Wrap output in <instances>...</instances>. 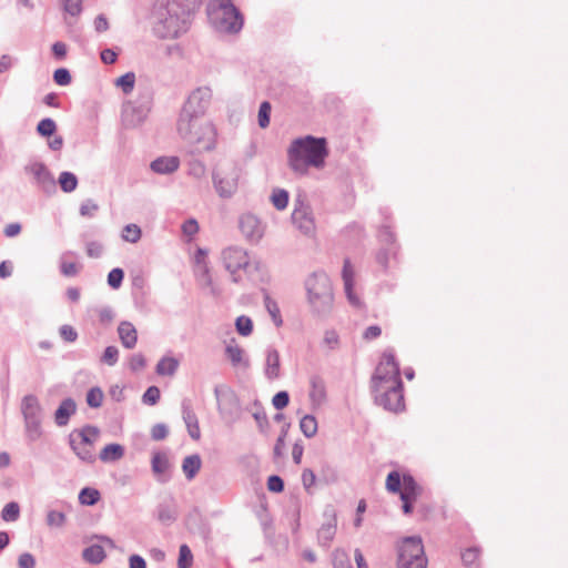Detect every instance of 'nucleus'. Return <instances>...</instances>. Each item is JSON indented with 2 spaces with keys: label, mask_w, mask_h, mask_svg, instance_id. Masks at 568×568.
Here are the masks:
<instances>
[{
  "label": "nucleus",
  "mask_w": 568,
  "mask_h": 568,
  "mask_svg": "<svg viewBox=\"0 0 568 568\" xmlns=\"http://www.w3.org/2000/svg\"><path fill=\"white\" fill-rule=\"evenodd\" d=\"M212 100V90L201 87L191 92L176 120L179 136L195 152H210L216 148L217 130L205 116Z\"/></svg>",
  "instance_id": "f257e3e1"
},
{
  "label": "nucleus",
  "mask_w": 568,
  "mask_h": 568,
  "mask_svg": "<svg viewBox=\"0 0 568 568\" xmlns=\"http://www.w3.org/2000/svg\"><path fill=\"white\" fill-rule=\"evenodd\" d=\"M328 156L325 138L306 135L292 141L287 159L290 168L298 174H306L308 168L323 169Z\"/></svg>",
  "instance_id": "f03ea898"
},
{
  "label": "nucleus",
  "mask_w": 568,
  "mask_h": 568,
  "mask_svg": "<svg viewBox=\"0 0 568 568\" xmlns=\"http://www.w3.org/2000/svg\"><path fill=\"white\" fill-rule=\"evenodd\" d=\"M195 0H168L156 9L154 30L160 38L173 39L189 29Z\"/></svg>",
  "instance_id": "7ed1b4c3"
},
{
  "label": "nucleus",
  "mask_w": 568,
  "mask_h": 568,
  "mask_svg": "<svg viewBox=\"0 0 568 568\" xmlns=\"http://www.w3.org/2000/svg\"><path fill=\"white\" fill-rule=\"evenodd\" d=\"M307 301L317 314H326L332 310L334 294L329 277L322 271L312 273L305 280Z\"/></svg>",
  "instance_id": "20e7f679"
},
{
  "label": "nucleus",
  "mask_w": 568,
  "mask_h": 568,
  "mask_svg": "<svg viewBox=\"0 0 568 568\" xmlns=\"http://www.w3.org/2000/svg\"><path fill=\"white\" fill-rule=\"evenodd\" d=\"M211 24L220 32L236 33L243 27V17L231 0H213L207 6Z\"/></svg>",
  "instance_id": "39448f33"
},
{
  "label": "nucleus",
  "mask_w": 568,
  "mask_h": 568,
  "mask_svg": "<svg viewBox=\"0 0 568 568\" xmlns=\"http://www.w3.org/2000/svg\"><path fill=\"white\" fill-rule=\"evenodd\" d=\"M99 435L100 430L94 426H85L70 434L71 448L82 462L92 464L95 460L94 444Z\"/></svg>",
  "instance_id": "423d86ee"
},
{
  "label": "nucleus",
  "mask_w": 568,
  "mask_h": 568,
  "mask_svg": "<svg viewBox=\"0 0 568 568\" xmlns=\"http://www.w3.org/2000/svg\"><path fill=\"white\" fill-rule=\"evenodd\" d=\"M397 568H427L420 537H407L398 546Z\"/></svg>",
  "instance_id": "0eeeda50"
},
{
  "label": "nucleus",
  "mask_w": 568,
  "mask_h": 568,
  "mask_svg": "<svg viewBox=\"0 0 568 568\" xmlns=\"http://www.w3.org/2000/svg\"><path fill=\"white\" fill-rule=\"evenodd\" d=\"M382 384L387 385V387L402 386L399 366L395 361L394 354L388 351L383 354L372 378L373 388H377Z\"/></svg>",
  "instance_id": "6e6552de"
},
{
  "label": "nucleus",
  "mask_w": 568,
  "mask_h": 568,
  "mask_svg": "<svg viewBox=\"0 0 568 568\" xmlns=\"http://www.w3.org/2000/svg\"><path fill=\"white\" fill-rule=\"evenodd\" d=\"M26 432L30 439L36 440L41 436L42 408L34 395H26L21 400Z\"/></svg>",
  "instance_id": "1a4fd4ad"
},
{
  "label": "nucleus",
  "mask_w": 568,
  "mask_h": 568,
  "mask_svg": "<svg viewBox=\"0 0 568 568\" xmlns=\"http://www.w3.org/2000/svg\"><path fill=\"white\" fill-rule=\"evenodd\" d=\"M222 260L225 268L231 273L233 282L241 280L240 271H246L251 265L247 252L239 246H231L222 252Z\"/></svg>",
  "instance_id": "9d476101"
},
{
  "label": "nucleus",
  "mask_w": 568,
  "mask_h": 568,
  "mask_svg": "<svg viewBox=\"0 0 568 568\" xmlns=\"http://www.w3.org/2000/svg\"><path fill=\"white\" fill-rule=\"evenodd\" d=\"M240 170L235 165H229L213 173V184L221 197H231L239 187Z\"/></svg>",
  "instance_id": "9b49d317"
},
{
  "label": "nucleus",
  "mask_w": 568,
  "mask_h": 568,
  "mask_svg": "<svg viewBox=\"0 0 568 568\" xmlns=\"http://www.w3.org/2000/svg\"><path fill=\"white\" fill-rule=\"evenodd\" d=\"M292 223L304 235L313 236L316 231L312 209L303 200L297 199L292 212Z\"/></svg>",
  "instance_id": "f8f14e48"
},
{
  "label": "nucleus",
  "mask_w": 568,
  "mask_h": 568,
  "mask_svg": "<svg viewBox=\"0 0 568 568\" xmlns=\"http://www.w3.org/2000/svg\"><path fill=\"white\" fill-rule=\"evenodd\" d=\"M375 400L378 405L390 412H399L404 408L403 385L396 387H387L381 385L373 388Z\"/></svg>",
  "instance_id": "ddd939ff"
},
{
  "label": "nucleus",
  "mask_w": 568,
  "mask_h": 568,
  "mask_svg": "<svg viewBox=\"0 0 568 568\" xmlns=\"http://www.w3.org/2000/svg\"><path fill=\"white\" fill-rule=\"evenodd\" d=\"M150 111L148 102L128 101L122 108V123L125 128H135L144 122Z\"/></svg>",
  "instance_id": "4468645a"
},
{
  "label": "nucleus",
  "mask_w": 568,
  "mask_h": 568,
  "mask_svg": "<svg viewBox=\"0 0 568 568\" xmlns=\"http://www.w3.org/2000/svg\"><path fill=\"white\" fill-rule=\"evenodd\" d=\"M239 227L246 241L258 243L264 236L265 225L252 213H244L239 219Z\"/></svg>",
  "instance_id": "2eb2a0df"
},
{
  "label": "nucleus",
  "mask_w": 568,
  "mask_h": 568,
  "mask_svg": "<svg viewBox=\"0 0 568 568\" xmlns=\"http://www.w3.org/2000/svg\"><path fill=\"white\" fill-rule=\"evenodd\" d=\"M27 173L33 176L37 184L44 191H51L55 186V181L48 168L41 162H33L26 166Z\"/></svg>",
  "instance_id": "dca6fc26"
},
{
  "label": "nucleus",
  "mask_w": 568,
  "mask_h": 568,
  "mask_svg": "<svg viewBox=\"0 0 568 568\" xmlns=\"http://www.w3.org/2000/svg\"><path fill=\"white\" fill-rule=\"evenodd\" d=\"M308 398L313 410L321 408L326 403V385L322 377L314 375L310 378Z\"/></svg>",
  "instance_id": "f3484780"
},
{
  "label": "nucleus",
  "mask_w": 568,
  "mask_h": 568,
  "mask_svg": "<svg viewBox=\"0 0 568 568\" xmlns=\"http://www.w3.org/2000/svg\"><path fill=\"white\" fill-rule=\"evenodd\" d=\"M151 468L159 483H166L171 478V464L166 454L156 452L151 459Z\"/></svg>",
  "instance_id": "a211bd4d"
},
{
  "label": "nucleus",
  "mask_w": 568,
  "mask_h": 568,
  "mask_svg": "<svg viewBox=\"0 0 568 568\" xmlns=\"http://www.w3.org/2000/svg\"><path fill=\"white\" fill-rule=\"evenodd\" d=\"M324 521L318 529V540L322 545L327 546L336 534V513L333 508L324 511Z\"/></svg>",
  "instance_id": "6ab92c4d"
},
{
  "label": "nucleus",
  "mask_w": 568,
  "mask_h": 568,
  "mask_svg": "<svg viewBox=\"0 0 568 568\" xmlns=\"http://www.w3.org/2000/svg\"><path fill=\"white\" fill-rule=\"evenodd\" d=\"M342 277L344 282V290L348 302L356 307L361 306V300L354 292L355 271L348 258L344 261Z\"/></svg>",
  "instance_id": "aec40b11"
},
{
  "label": "nucleus",
  "mask_w": 568,
  "mask_h": 568,
  "mask_svg": "<svg viewBox=\"0 0 568 568\" xmlns=\"http://www.w3.org/2000/svg\"><path fill=\"white\" fill-rule=\"evenodd\" d=\"M264 375L268 381L281 377V357L274 347H268L265 351Z\"/></svg>",
  "instance_id": "412c9836"
},
{
  "label": "nucleus",
  "mask_w": 568,
  "mask_h": 568,
  "mask_svg": "<svg viewBox=\"0 0 568 568\" xmlns=\"http://www.w3.org/2000/svg\"><path fill=\"white\" fill-rule=\"evenodd\" d=\"M225 354L234 367L247 368L250 366V362L245 356L244 349L240 347L235 339H231L226 344Z\"/></svg>",
  "instance_id": "4be33fe9"
},
{
  "label": "nucleus",
  "mask_w": 568,
  "mask_h": 568,
  "mask_svg": "<svg viewBox=\"0 0 568 568\" xmlns=\"http://www.w3.org/2000/svg\"><path fill=\"white\" fill-rule=\"evenodd\" d=\"M180 166L178 156H161L151 162L150 168L158 174H171Z\"/></svg>",
  "instance_id": "5701e85b"
},
{
  "label": "nucleus",
  "mask_w": 568,
  "mask_h": 568,
  "mask_svg": "<svg viewBox=\"0 0 568 568\" xmlns=\"http://www.w3.org/2000/svg\"><path fill=\"white\" fill-rule=\"evenodd\" d=\"M77 405L72 398H65L61 402L54 413V422L58 426H65L70 417L75 413Z\"/></svg>",
  "instance_id": "b1692460"
},
{
  "label": "nucleus",
  "mask_w": 568,
  "mask_h": 568,
  "mask_svg": "<svg viewBox=\"0 0 568 568\" xmlns=\"http://www.w3.org/2000/svg\"><path fill=\"white\" fill-rule=\"evenodd\" d=\"M118 333L122 345L131 349L136 345L138 333L134 325L130 322H121L118 327Z\"/></svg>",
  "instance_id": "393cba45"
},
{
  "label": "nucleus",
  "mask_w": 568,
  "mask_h": 568,
  "mask_svg": "<svg viewBox=\"0 0 568 568\" xmlns=\"http://www.w3.org/2000/svg\"><path fill=\"white\" fill-rule=\"evenodd\" d=\"M195 275H196V278L202 287L209 288L210 293L213 296L220 295L221 290L213 283V280L210 275L209 266L206 263L196 265Z\"/></svg>",
  "instance_id": "a878e982"
},
{
  "label": "nucleus",
  "mask_w": 568,
  "mask_h": 568,
  "mask_svg": "<svg viewBox=\"0 0 568 568\" xmlns=\"http://www.w3.org/2000/svg\"><path fill=\"white\" fill-rule=\"evenodd\" d=\"M183 420L191 438L197 440L201 437L199 420L190 406L183 405Z\"/></svg>",
  "instance_id": "bb28decb"
},
{
  "label": "nucleus",
  "mask_w": 568,
  "mask_h": 568,
  "mask_svg": "<svg viewBox=\"0 0 568 568\" xmlns=\"http://www.w3.org/2000/svg\"><path fill=\"white\" fill-rule=\"evenodd\" d=\"M399 493L400 499L416 500L417 497L422 494V488L410 475H404L403 486Z\"/></svg>",
  "instance_id": "cd10ccee"
},
{
  "label": "nucleus",
  "mask_w": 568,
  "mask_h": 568,
  "mask_svg": "<svg viewBox=\"0 0 568 568\" xmlns=\"http://www.w3.org/2000/svg\"><path fill=\"white\" fill-rule=\"evenodd\" d=\"M123 456L124 448L120 444H109L100 453V459L103 463L116 462Z\"/></svg>",
  "instance_id": "c85d7f7f"
},
{
  "label": "nucleus",
  "mask_w": 568,
  "mask_h": 568,
  "mask_svg": "<svg viewBox=\"0 0 568 568\" xmlns=\"http://www.w3.org/2000/svg\"><path fill=\"white\" fill-rule=\"evenodd\" d=\"M202 465L201 457L197 454L186 456L182 463V469L187 479H193Z\"/></svg>",
  "instance_id": "c756f323"
},
{
  "label": "nucleus",
  "mask_w": 568,
  "mask_h": 568,
  "mask_svg": "<svg viewBox=\"0 0 568 568\" xmlns=\"http://www.w3.org/2000/svg\"><path fill=\"white\" fill-rule=\"evenodd\" d=\"M179 367V361L171 356L162 357L156 364V374L160 376H172Z\"/></svg>",
  "instance_id": "7c9ffc66"
},
{
  "label": "nucleus",
  "mask_w": 568,
  "mask_h": 568,
  "mask_svg": "<svg viewBox=\"0 0 568 568\" xmlns=\"http://www.w3.org/2000/svg\"><path fill=\"white\" fill-rule=\"evenodd\" d=\"M82 556L85 561L97 565L104 559L105 552L102 546L92 545L83 550Z\"/></svg>",
  "instance_id": "2f4dec72"
},
{
  "label": "nucleus",
  "mask_w": 568,
  "mask_h": 568,
  "mask_svg": "<svg viewBox=\"0 0 568 568\" xmlns=\"http://www.w3.org/2000/svg\"><path fill=\"white\" fill-rule=\"evenodd\" d=\"M301 432L305 437L312 438L317 434V420L313 415H305L300 420Z\"/></svg>",
  "instance_id": "473e14b6"
},
{
  "label": "nucleus",
  "mask_w": 568,
  "mask_h": 568,
  "mask_svg": "<svg viewBox=\"0 0 568 568\" xmlns=\"http://www.w3.org/2000/svg\"><path fill=\"white\" fill-rule=\"evenodd\" d=\"M60 187L63 192H73L78 186V178L71 172H62L58 180Z\"/></svg>",
  "instance_id": "72a5a7b5"
},
{
  "label": "nucleus",
  "mask_w": 568,
  "mask_h": 568,
  "mask_svg": "<svg viewBox=\"0 0 568 568\" xmlns=\"http://www.w3.org/2000/svg\"><path fill=\"white\" fill-rule=\"evenodd\" d=\"M100 499V493L95 488L85 487L79 494V501L82 505L92 506Z\"/></svg>",
  "instance_id": "f704fd0d"
},
{
  "label": "nucleus",
  "mask_w": 568,
  "mask_h": 568,
  "mask_svg": "<svg viewBox=\"0 0 568 568\" xmlns=\"http://www.w3.org/2000/svg\"><path fill=\"white\" fill-rule=\"evenodd\" d=\"M271 201L275 209L282 211L288 204V192L283 189H275L271 195Z\"/></svg>",
  "instance_id": "c9c22d12"
},
{
  "label": "nucleus",
  "mask_w": 568,
  "mask_h": 568,
  "mask_svg": "<svg viewBox=\"0 0 568 568\" xmlns=\"http://www.w3.org/2000/svg\"><path fill=\"white\" fill-rule=\"evenodd\" d=\"M272 105L268 101H264L260 104L257 121L261 129H266L270 125Z\"/></svg>",
  "instance_id": "e433bc0d"
},
{
  "label": "nucleus",
  "mask_w": 568,
  "mask_h": 568,
  "mask_svg": "<svg viewBox=\"0 0 568 568\" xmlns=\"http://www.w3.org/2000/svg\"><path fill=\"white\" fill-rule=\"evenodd\" d=\"M141 229L136 224H128L122 231V239L130 243H136L141 239Z\"/></svg>",
  "instance_id": "4c0bfd02"
},
{
  "label": "nucleus",
  "mask_w": 568,
  "mask_h": 568,
  "mask_svg": "<svg viewBox=\"0 0 568 568\" xmlns=\"http://www.w3.org/2000/svg\"><path fill=\"white\" fill-rule=\"evenodd\" d=\"M47 525L52 528H61L65 524V515L62 511L49 510L45 517Z\"/></svg>",
  "instance_id": "58836bf2"
},
{
  "label": "nucleus",
  "mask_w": 568,
  "mask_h": 568,
  "mask_svg": "<svg viewBox=\"0 0 568 568\" xmlns=\"http://www.w3.org/2000/svg\"><path fill=\"white\" fill-rule=\"evenodd\" d=\"M135 83V74L133 72H128L120 78L116 79V87L121 88L124 93H130Z\"/></svg>",
  "instance_id": "ea45409f"
},
{
  "label": "nucleus",
  "mask_w": 568,
  "mask_h": 568,
  "mask_svg": "<svg viewBox=\"0 0 568 568\" xmlns=\"http://www.w3.org/2000/svg\"><path fill=\"white\" fill-rule=\"evenodd\" d=\"M20 515V507L17 503L11 501L4 506L1 517L6 521H16Z\"/></svg>",
  "instance_id": "a19ab883"
},
{
  "label": "nucleus",
  "mask_w": 568,
  "mask_h": 568,
  "mask_svg": "<svg viewBox=\"0 0 568 568\" xmlns=\"http://www.w3.org/2000/svg\"><path fill=\"white\" fill-rule=\"evenodd\" d=\"M103 392L99 387H92L87 394V403L90 407L98 408L103 402Z\"/></svg>",
  "instance_id": "79ce46f5"
},
{
  "label": "nucleus",
  "mask_w": 568,
  "mask_h": 568,
  "mask_svg": "<svg viewBox=\"0 0 568 568\" xmlns=\"http://www.w3.org/2000/svg\"><path fill=\"white\" fill-rule=\"evenodd\" d=\"M57 130V124L55 122L50 119V118H47V119H43L41 120L39 123H38V126H37V131L40 135L42 136H51L53 135V133L55 132Z\"/></svg>",
  "instance_id": "37998d69"
},
{
  "label": "nucleus",
  "mask_w": 568,
  "mask_h": 568,
  "mask_svg": "<svg viewBox=\"0 0 568 568\" xmlns=\"http://www.w3.org/2000/svg\"><path fill=\"white\" fill-rule=\"evenodd\" d=\"M252 416L257 423V426L261 430H264V428L268 425L267 416L265 414V410L262 406H260L257 403H254L252 408Z\"/></svg>",
  "instance_id": "c03bdc74"
},
{
  "label": "nucleus",
  "mask_w": 568,
  "mask_h": 568,
  "mask_svg": "<svg viewBox=\"0 0 568 568\" xmlns=\"http://www.w3.org/2000/svg\"><path fill=\"white\" fill-rule=\"evenodd\" d=\"M236 331L243 336H248L253 331L252 320L247 316H239L235 322Z\"/></svg>",
  "instance_id": "a18cd8bd"
},
{
  "label": "nucleus",
  "mask_w": 568,
  "mask_h": 568,
  "mask_svg": "<svg viewBox=\"0 0 568 568\" xmlns=\"http://www.w3.org/2000/svg\"><path fill=\"white\" fill-rule=\"evenodd\" d=\"M403 486V479L397 471H392L386 478V488L390 493H399Z\"/></svg>",
  "instance_id": "49530a36"
},
{
  "label": "nucleus",
  "mask_w": 568,
  "mask_h": 568,
  "mask_svg": "<svg viewBox=\"0 0 568 568\" xmlns=\"http://www.w3.org/2000/svg\"><path fill=\"white\" fill-rule=\"evenodd\" d=\"M192 552L186 545H181L179 550V568H190L192 565Z\"/></svg>",
  "instance_id": "de8ad7c7"
},
{
  "label": "nucleus",
  "mask_w": 568,
  "mask_h": 568,
  "mask_svg": "<svg viewBox=\"0 0 568 568\" xmlns=\"http://www.w3.org/2000/svg\"><path fill=\"white\" fill-rule=\"evenodd\" d=\"M206 168L200 160H193L189 163V174L195 179H202L205 175Z\"/></svg>",
  "instance_id": "09e8293b"
},
{
  "label": "nucleus",
  "mask_w": 568,
  "mask_h": 568,
  "mask_svg": "<svg viewBox=\"0 0 568 568\" xmlns=\"http://www.w3.org/2000/svg\"><path fill=\"white\" fill-rule=\"evenodd\" d=\"M124 273L122 268L115 267L108 274V284L112 288H119L122 284Z\"/></svg>",
  "instance_id": "8fccbe9b"
},
{
  "label": "nucleus",
  "mask_w": 568,
  "mask_h": 568,
  "mask_svg": "<svg viewBox=\"0 0 568 568\" xmlns=\"http://www.w3.org/2000/svg\"><path fill=\"white\" fill-rule=\"evenodd\" d=\"M53 80L58 85H69L71 83V74L68 69L60 68L53 73Z\"/></svg>",
  "instance_id": "3c124183"
},
{
  "label": "nucleus",
  "mask_w": 568,
  "mask_h": 568,
  "mask_svg": "<svg viewBox=\"0 0 568 568\" xmlns=\"http://www.w3.org/2000/svg\"><path fill=\"white\" fill-rule=\"evenodd\" d=\"M98 210H99V205L92 200H87V201L82 202L80 205V214L83 217L94 216V214L98 212Z\"/></svg>",
  "instance_id": "603ef678"
},
{
  "label": "nucleus",
  "mask_w": 568,
  "mask_h": 568,
  "mask_svg": "<svg viewBox=\"0 0 568 568\" xmlns=\"http://www.w3.org/2000/svg\"><path fill=\"white\" fill-rule=\"evenodd\" d=\"M119 358V351L115 346H108L101 357V361L109 366L115 365Z\"/></svg>",
  "instance_id": "864d4df0"
},
{
  "label": "nucleus",
  "mask_w": 568,
  "mask_h": 568,
  "mask_svg": "<svg viewBox=\"0 0 568 568\" xmlns=\"http://www.w3.org/2000/svg\"><path fill=\"white\" fill-rule=\"evenodd\" d=\"M160 399V389L156 386H150L143 394L142 400L146 405H155Z\"/></svg>",
  "instance_id": "5fc2aeb1"
},
{
  "label": "nucleus",
  "mask_w": 568,
  "mask_h": 568,
  "mask_svg": "<svg viewBox=\"0 0 568 568\" xmlns=\"http://www.w3.org/2000/svg\"><path fill=\"white\" fill-rule=\"evenodd\" d=\"M265 306H266L268 313L271 314V316L273 317L275 324L277 326L281 325L282 320L280 317V310H278L276 302H274L270 296H266L265 297Z\"/></svg>",
  "instance_id": "6e6d98bb"
},
{
  "label": "nucleus",
  "mask_w": 568,
  "mask_h": 568,
  "mask_svg": "<svg viewBox=\"0 0 568 568\" xmlns=\"http://www.w3.org/2000/svg\"><path fill=\"white\" fill-rule=\"evenodd\" d=\"M290 403V396L288 393L285 390L278 392L274 395L272 399V404L276 409H283L285 408Z\"/></svg>",
  "instance_id": "4d7b16f0"
},
{
  "label": "nucleus",
  "mask_w": 568,
  "mask_h": 568,
  "mask_svg": "<svg viewBox=\"0 0 568 568\" xmlns=\"http://www.w3.org/2000/svg\"><path fill=\"white\" fill-rule=\"evenodd\" d=\"M145 365H146V361L142 354H140V353L133 354L130 357L129 366L132 372H139V371L143 369L145 367Z\"/></svg>",
  "instance_id": "13d9d810"
},
{
  "label": "nucleus",
  "mask_w": 568,
  "mask_h": 568,
  "mask_svg": "<svg viewBox=\"0 0 568 568\" xmlns=\"http://www.w3.org/2000/svg\"><path fill=\"white\" fill-rule=\"evenodd\" d=\"M82 0H65L64 1V10L71 17H77L80 14L82 10Z\"/></svg>",
  "instance_id": "bf43d9fd"
},
{
  "label": "nucleus",
  "mask_w": 568,
  "mask_h": 568,
  "mask_svg": "<svg viewBox=\"0 0 568 568\" xmlns=\"http://www.w3.org/2000/svg\"><path fill=\"white\" fill-rule=\"evenodd\" d=\"M169 434L168 427L164 424H155L151 429V437L154 440H162Z\"/></svg>",
  "instance_id": "052dcab7"
},
{
  "label": "nucleus",
  "mask_w": 568,
  "mask_h": 568,
  "mask_svg": "<svg viewBox=\"0 0 568 568\" xmlns=\"http://www.w3.org/2000/svg\"><path fill=\"white\" fill-rule=\"evenodd\" d=\"M267 488L270 491L281 493L284 489V483L281 477L273 475L267 479Z\"/></svg>",
  "instance_id": "680f3d73"
},
{
  "label": "nucleus",
  "mask_w": 568,
  "mask_h": 568,
  "mask_svg": "<svg viewBox=\"0 0 568 568\" xmlns=\"http://www.w3.org/2000/svg\"><path fill=\"white\" fill-rule=\"evenodd\" d=\"M19 568H34L36 559L30 552H23L18 558Z\"/></svg>",
  "instance_id": "e2e57ef3"
},
{
  "label": "nucleus",
  "mask_w": 568,
  "mask_h": 568,
  "mask_svg": "<svg viewBox=\"0 0 568 568\" xmlns=\"http://www.w3.org/2000/svg\"><path fill=\"white\" fill-rule=\"evenodd\" d=\"M60 335L67 342H74L78 337L77 331L71 325H62L60 327Z\"/></svg>",
  "instance_id": "0e129e2a"
},
{
  "label": "nucleus",
  "mask_w": 568,
  "mask_h": 568,
  "mask_svg": "<svg viewBox=\"0 0 568 568\" xmlns=\"http://www.w3.org/2000/svg\"><path fill=\"white\" fill-rule=\"evenodd\" d=\"M338 342H339V338L335 331H327L325 333L324 343L328 348H331V349L336 348L338 345Z\"/></svg>",
  "instance_id": "69168bd1"
},
{
  "label": "nucleus",
  "mask_w": 568,
  "mask_h": 568,
  "mask_svg": "<svg viewBox=\"0 0 568 568\" xmlns=\"http://www.w3.org/2000/svg\"><path fill=\"white\" fill-rule=\"evenodd\" d=\"M79 272V267L75 263L72 262H61V273L64 276H74Z\"/></svg>",
  "instance_id": "338daca9"
},
{
  "label": "nucleus",
  "mask_w": 568,
  "mask_h": 568,
  "mask_svg": "<svg viewBox=\"0 0 568 568\" xmlns=\"http://www.w3.org/2000/svg\"><path fill=\"white\" fill-rule=\"evenodd\" d=\"M334 566H335V568H353L346 554H344V552L335 554Z\"/></svg>",
  "instance_id": "774afa93"
}]
</instances>
